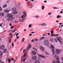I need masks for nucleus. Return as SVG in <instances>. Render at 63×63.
<instances>
[{
    "label": "nucleus",
    "mask_w": 63,
    "mask_h": 63,
    "mask_svg": "<svg viewBox=\"0 0 63 63\" xmlns=\"http://www.w3.org/2000/svg\"><path fill=\"white\" fill-rule=\"evenodd\" d=\"M23 15H22L21 16L23 20H25V19H26V18L25 16H26V12L25 11L23 12Z\"/></svg>",
    "instance_id": "1"
},
{
    "label": "nucleus",
    "mask_w": 63,
    "mask_h": 63,
    "mask_svg": "<svg viewBox=\"0 0 63 63\" xmlns=\"http://www.w3.org/2000/svg\"><path fill=\"white\" fill-rule=\"evenodd\" d=\"M51 49H52V53H53V55H54L55 52H54V49H55V47H54V46L53 45H51Z\"/></svg>",
    "instance_id": "2"
},
{
    "label": "nucleus",
    "mask_w": 63,
    "mask_h": 63,
    "mask_svg": "<svg viewBox=\"0 0 63 63\" xmlns=\"http://www.w3.org/2000/svg\"><path fill=\"white\" fill-rule=\"evenodd\" d=\"M55 58H56V59L57 60L56 63H60L59 61V58H58V57L57 56V57H56V56L55 55ZM52 63H56L55 62H53Z\"/></svg>",
    "instance_id": "3"
},
{
    "label": "nucleus",
    "mask_w": 63,
    "mask_h": 63,
    "mask_svg": "<svg viewBox=\"0 0 63 63\" xmlns=\"http://www.w3.org/2000/svg\"><path fill=\"white\" fill-rule=\"evenodd\" d=\"M44 44L45 46H48L49 44V42L48 40H45L44 41Z\"/></svg>",
    "instance_id": "4"
},
{
    "label": "nucleus",
    "mask_w": 63,
    "mask_h": 63,
    "mask_svg": "<svg viewBox=\"0 0 63 63\" xmlns=\"http://www.w3.org/2000/svg\"><path fill=\"white\" fill-rule=\"evenodd\" d=\"M56 53L58 54H59V53L61 52V50L58 49H56Z\"/></svg>",
    "instance_id": "5"
},
{
    "label": "nucleus",
    "mask_w": 63,
    "mask_h": 63,
    "mask_svg": "<svg viewBox=\"0 0 63 63\" xmlns=\"http://www.w3.org/2000/svg\"><path fill=\"white\" fill-rule=\"evenodd\" d=\"M5 48V45H3L0 46V50H3Z\"/></svg>",
    "instance_id": "6"
},
{
    "label": "nucleus",
    "mask_w": 63,
    "mask_h": 63,
    "mask_svg": "<svg viewBox=\"0 0 63 63\" xmlns=\"http://www.w3.org/2000/svg\"><path fill=\"white\" fill-rule=\"evenodd\" d=\"M31 44H30L28 45V47L27 48H26V49H27V50L26 51H27L28 50H29V49L30 48H31Z\"/></svg>",
    "instance_id": "7"
},
{
    "label": "nucleus",
    "mask_w": 63,
    "mask_h": 63,
    "mask_svg": "<svg viewBox=\"0 0 63 63\" xmlns=\"http://www.w3.org/2000/svg\"><path fill=\"white\" fill-rule=\"evenodd\" d=\"M40 49L42 51H44L45 50V49L44 47H40Z\"/></svg>",
    "instance_id": "8"
},
{
    "label": "nucleus",
    "mask_w": 63,
    "mask_h": 63,
    "mask_svg": "<svg viewBox=\"0 0 63 63\" xmlns=\"http://www.w3.org/2000/svg\"><path fill=\"white\" fill-rule=\"evenodd\" d=\"M7 17H13V16L12 15H10V14H7Z\"/></svg>",
    "instance_id": "9"
},
{
    "label": "nucleus",
    "mask_w": 63,
    "mask_h": 63,
    "mask_svg": "<svg viewBox=\"0 0 63 63\" xmlns=\"http://www.w3.org/2000/svg\"><path fill=\"white\" fill-rule=\"evenodd\" d=\"M32 60H35L37 59V57L36 56H33L32 57Z\"/></svg>",
    "instance_id": "10"
},
{
    "label": "nucleus",
    "mask_w": 63,
    "mask_h": 63,
    "mask_svg": "<svg viewBox=\"0 0 63 63\" xmlns=\"http://www.w3.org/2000/svg\"><path fill=\"white\" fill-rule=\"evenodd\" d=\"M32 53L33 55H36V52L35 51H32Z\"/></svg>",
    "instance_id": "11"
},
{
    "label": "nucleus",
    "mask_w": 63,
    "mask_h": 63,
    "mask_svg": "<svg viewBox=\"0 0 63 63\" xmlns=\"http://www.w3.org/2000/svg\"><path fill=\"white\" fill-rule=\"evenodd\" d=\"M13 17H10L9 18H8L7 19V20L8 21H10V20H11L12 19H13Z\"/></svg>",
    "instance_id": "12"
},
{
    "label": "nucleus",
    "mask_w": 63,
    "mask_h": 63,
    "mask_svg": "<svg viewBox=\"0 0 63 63\" xmlns=\"http://www.w3.org/2000/svg\"><path fill=\"white\" fill-rule=\"evenodd\" d=\"M35 63H40V62L39 60H36L35 61Z\"/></svg>",
    "instance_id": "13"
},
{
    "label": "nucleus",
    "mask_w": 63,
    "mask_h": 63,
    "mask_svg": "<svg viewBox=\"0 0 63 63\" xmlns=\"http://www.w3.org/2000/svg\"><path fill=\"white\" fill-rule=\"evenodd\" d=\"M39 57H42V58H45V57L44 56H43L41 55H39Z\"/></svg>",
    "instance_id": "14"
},
{
    "label": "nucleus",
    "mask_w": 63,
    "mask_h": 63,
    "mask_svg": "<svg viewBox=\"0 0 63 63\" xmlns=\"http://www.w3.org/2000/svg\"><path fill=\"white\" fill-rule=\"evenodd\" d=\"M7 50L6 49H4L3 50V52L4 53H6L7 52Z\"/></svg>",
    "instance_id": "15"
},
{
    "label": "nucleus",
    "mask_w": 63,
    "mask_h": 63,
    "mask_svg": "<svg viewBox=\"0 0 63 63\" xmlns=\"http://www.w3.org/2000/svg\"><path fill=\"white\" fill-rule=\"evenodd\" d=\"M0 16H4V14H3L2 13H0Z\"/></svg>",
    "instance_id": "16"
},
{
    "label": "nucleus",
    "mask_w": 63,
    "mask_h": 63,
    "mask_svg": "<svg viewBox=\"0 0 63 63\" xmlns=\"http://www.w3.org/2000/svg\"><path fill=\"white\" fill-rule=\"evenodd\" d=\"M7 4H4L3 6V8H5L7 7Z\"/></svg>",
    "instance_id": "17"
},
{
    "label": "nucleus",
    "mask_w": 63,
    "mask_h": 63,
    "mask_svg": "<svg viewBox=\"0 0 63 63\" xmlns=\"http://www.w3.org/2000/svg\"><path fill=\"white\" fill-rule=\"evenodd\" d=\"M16 8H12V11H16Z\"/></svg>",
    "instance_id": "18"
},
{
    "label": "nucleus",
    "mask_w": 63,
    "mask_h": 63,
    "mask_svg": "<svg viewBox=\"0 0 63 63\" xmlns=\"http://www.w3.org/2000/svg\"><path fill=\"white\" fill-rule=\"evenodd\" d=\"M46 25H47L45 23H43L41 24V25H42V26H46Z\"/></svg>",
    "instance_id": "19"
},
{
    "label": "nucleus",
    "mask_w": 63,
    "mask_h": 63,
    "mask_svg": "<svg viewBox=\"0 0 63 63\" xmlns=\"http://www.w3.org/2000/svg\"><path fill=\"white\" fill-rule=\"evenodd\" d=\"M8 63H10V62H11V60L10 58H9L8 59Z\"/></svg>",
    "instance_id": "20"
},
{
    "label": "nucleus",
    "mask_w": 63,
    "mask_h": 63,
    "mask_svg": "<svg viewBox=\"0 0 63 63\" xmlns=\"http://www.w3.org/2000/svg\"><path fill=\"white\" fill-rule=\"evenodd\" d=\"M60 17H61V16L58 15L57 16V18H60Z\"/></svg>",
    "instance_id": "21"
},
{
    "label": "nucleus",
    "mask_w": 63,
    "mask_h": 63,
    "mask_svg": "<svg viewBox=\"0 0 63 63\" xmlns=\"http://www.w3.org/2000/svg\"><path fill=\"white\" fill-rule=\"evenodd\" d=\"M3 55V53L2 51H0V56H2Z\"/></svg>",
    "instance_id": "22"
},
{
    "label": "nucleus",
    "mask_w": 63,
    "mask_h": 63,
    "mask_svg": "<svg viewBox=\"0 0 63 63\" xmlns=\"http://www.w3.org/2000/svg\"><path fill=\"white\" fill-rule=\"evenodd\" d=\"M50 41L51 42H53V39L52 38L50 39Z\"/></svg>",
    "instance_id": "23"
},
{
    "label": "nucleus",
    "mask_w": 63,
    "mask_h": 63,
    "mask_svg": "<svg viewBox=\"0 0 63 63\" xmlns=\"http://www.w3.org/2000/svg\"><path fill=\"white\" fill-rule=\"evenodd\" d=\"M17 12L16 11H15L13 13V14H17Z\"/></svg>",
    "instance_id": "24"
},
{
    "label": "nucleus",
    "mask_w": 63,
    "mask_h": 63,
    "mask_svg": "<svg viewBox=\"0 0 63 63\" xmlns=\"http://www.w3.org/2000/svg\"><path fill=\"white\" fill-rule=\"evenodd\" d=\"M18 22H19V21H15L14 22V23H18Z\"/></svg>",
    "instance_id": "25"
},
{
    "label": "nucleus",
    "mask_w": 63,
    "mask_h": 63,
    "mask_svg": "<svg viewBox=\"0 0 63 63\" xmlns=\"http://www.w3.org/2000/svg\"><path fill=\"white\" fill-rule=\"evenodd\" d=\"M44 9H45V6H42V10H44Z\"/></svg>",
    "instance_id": "26"
},
{
    "label": "nucleus",
    "mask_w": 63,
    "mask_h": 63,
    "mask_svg": "<svg viewBox=\"0 0 63 63\" xmlns=\"http://www.w3.org/2000/svg\"><path fill=\"white\" fill-rule=\"evenodd\" d=\"M55 42H58V40L57 39H55Z\"/></svg>",
    "instance_id": "27"
},
{
    "label": "nucleus",
    "mask_w": 63,
    "mask_h": 63,
    "mask_svg": "<svg viewBox=\"0 0 63 63\" xmlns=\"http://www.w3.org/2000/svg\"><path fill=\"white\" fill-rule=\"evenodd\" d=\"M24 41V38H23L22 40L21 41V42H23Z\"/></svg>",
    "instance_id": "28"
},
{
    "label": "nucleus",
    "mask_w": 63,
    "mask_h": 63,
    "mask_svg": "<svg viewBox=\"0 0 63 63\" xmlns=\"http://www.w3.org/2000/svg\"><path fill=\"white\" fill-rule=\"evenodd\" d=\"M12 31V30H8V33H9V32H11V31Z\"/></svg>",
    "instance_id": "29"
},
{
    "label": "nucleus",
    "mask_w": 63,
    "mask_h": 63,
    "mask_svg": "<svg viewBox=\"0 0 63 63\" xmlns=\"http://www.w3.org/2000/svg\"><path fill=\"white\" fill-rule=\"evenodd\" d=\"M33 49H34V50H36V51H37V49H36V48L35 47H33Z\"/></svg>",
    "instance_id": "30"
},
{
    "label": "nucleus",
    "mask_w": 63,
    "mask_h": 63,
    "mask_svg": "<svg viewBox=\"0 0 63 63\" xmlns=\"http://www.w3.org/2000/svg\"><path fill=\"white\" fill-rule=\"evenodd\" d=\"M57 39L59 41L60 43V38H59L58 37L57 38Z\"/></svg>",
    "instance_id": "31"
},
{
    "label": "nucleus",
    "mask_w": 63,
    "mask_h": 63,
    "mask_svg": "<svg viewBox=\"0 0 63 63\" xmlns=\"http://www.w3.org/2000/svg\"><path fill=\"white\" fill-rule=\"evenodd\" d=\"M5 12H6V13H8L9 12V11L8 10H5Z\"/></svg>",
    "instance_id": "32"
},
{
    "label": "nucleus",
    "mask_w": 63,
    "mask_h": 63,
    "mask_svg": "<svg viewBox=\"0 0 63 63\" xmlns=\"http://www.w3.org/2000/svg\"><path fill=\"white\" fill-rule=\"evenodd\" d=\"M12 46L13 47H14V44L13 42H12Z\"/></svg>",
    "instance_id": "33"
},
{
    "label": "nucleus",
    "mask_w": 63,
    "mask_h": 63,
    "mask_svg": "<svg viewBox=\"0 0 63 63\" xmlns=\"http://www.w3.org/2000/svg\"><path fill=\"white\" fill-rule=\"evenodd\" d=\"M54 32V31H51V34H52Z\"/></svg>",
    "instance_id": "34"
},
{
    "label": "nucleus",
    "mask_w": 63,
    "mask_h": 63,
    "mask_svg": "<svg viewBox=\"0 0 63 63\" xmlns=\"http://www.w3.org/2000/svg\"><path fill=\"white\" fill-rule=\"evenodd\" d=\"M26 51V50L25 49H24L23 50V53H25V51Z\"/></svg>",
    "instance_id": "35"
},
{
    "label": "nucleus",
    "mask_w": 63,
    "mask_h": 63,
    "mask_svg": "<svg viewBox=\"0 0 63 63\" xmlns=\"http://www.w3.org/2000/svg\"><path fill=\"white\" fill-rule=\"evenodd\" d=\"M9 43H11V38H9Z\"/></svg>",
    "instance_id": "36"
},
{
    "label": "nucleus",
    "mask_w": 63,
    "mask_h": 63,
    "mask_svg": "<svg viewBox=\"0 0 63 63\" xmlns=\"http://www.w3.org/2000/svg\"><path fill=\"white\" fill-rule=\"evenodd\" d=\"M23 61V56H22V59H21V61L22 62Z\"/></svg>",
    "instance_id": "37"
},
{
    "label": "nucleus",
    "mask_w": 63,
    "mask_h": 63,
    "mask_svg": "<svg viewBox=\"0 0 63 63\" xmlns=\"http://www.w3.org/2000/svg\"><path fill=\"white\" fill-rule=\"evenodd\" d=\"M35 41L37 42V41H38V39H35Z\"/></svg>",
    "instance_id": "38"
},
{
    "label": "nucleus",
    "mask_w": 63,
    "mask_h": 63,
    "mask_svg": "<svg viewBox=\"0 0 63 63\" xmlns=\"http://www.w3.org/2000/svg\"><path fill=\"white\" fill-rule=\"evenodd\" d=\"M19 21H20V22H21L22 21V19H20L19 20Z\"/></svg>",
    "instance_id": "39"
},
{
    "label": "nucleus",
    "mask_w": 63,
    "mask_h": 63,
    "mask_svg": "<svg viewBox=\"0 0 63 63\" xmlns=\"http://www.w3.org/2000/svg\"><path fill=\"white\" fill-rule=\"evenodd\" d=\"M62 27L61 26H60L59 27V28H61Z\"/></svg>",
    "instance_id": "40"
},
{
    "label": "nucleus",
    "mask_w": 63,
    "mask_h": 63,
    "mask_svg": "<svg viewBox=\"0 0 63 63\" xmlns=\"http://www.w3.org/2000/svg\"><path fill=\"white\" fill-rule=\"evenodd\" d=\"M51 36H55V34H52L51 35Z\"/></svg>",
    "instance_id": "41"
},
{
    "label": "nucleus",
    "mask_w": 63,
    "mask_h": 63,
    "mask_svg": "<svg viewBox=\"0 0 63 63\" xmlns=\"http://www.w3.org/2000/svg\"><path fill=\"white\" fill-rule=\"evenodd\" d=\"M16 31V30H13V31L12 32V33H14V32H15Z\"/></svg>",
    "instance_id": "42"
},
{
    "label": "nucleus",
    "mask_w": 63,
    "mask_h": 63,
    "mask_svg": "<svg viewBox=\"0 0 63 63\" xmlns=\"http://www.w3.org/2000/svg\"><path fill=\"white\" fill-rule=\"evenodd\" d=\"M44 37H41L40 39V40H42V39H44Z\"/></svg>",
    "instance_id": "43"
},
{
    "label": "nucleus",
    "mask_w": 63,
    "mask_h": 63,
    "mask_svg": "<svg viewBox=\"0 0 63 63\" xmlns=\"http://www.w3.org/2000/svg\"><path fill=\"white\" fill-rule=\"evenodd\" d=\"M2 11V9L1 7H0V11Z\"/></svg>",
    "instance_id": "44"
},
{
    "label": "nucleus",
    "mask_w": 63,
    "mask_h": 63,
    "mask_svg": "<svg viewBox=\"0 0 63 63\" xmlns=\"http://www.w3.org/2000/svg\"><path fill=\"white\" fill-rule=\"evenodd\" d=\"M31 26H32L31 25H29V28H31Z\"/></svg>",
    "instance_id": "45"
},
{
    "label": "nucleus",
    "mask_w": 63,
    "mask_h": 63,
    "mask_svg": "<svg viewBox=\"0 0 63 63\" xmlns=\"http://www.w3.org/2000/svg\"><path fill=\"white\" fill-rule=\"evenodd\" d=\"M36 18H38L39 17V16H36Z\"/></svg>",
    "instance_id": "46"
},
{
    "label": "nucleus",
    "mask_w": 63,
    "mask_h": 63,
    "mask_svg": "<svg viewBox=\"0 0 63 63\" xmlns=\"http://www.w3.org/2000/svg\"><path fill=\"white\" fill-rule=\"evenodd\" d=\"M31 42H34V39L32 40L31 41Z\"/></svg>",
    "instance_id": "47"
},
{
    "label": "nucleus",
    "mask_w": 63,
    "mask_h": 63,
    "mask_svg": "<svg viewBox=\"0 0 63 63\" xmlns=\"http://www.w3.org/2000/svg\"><path fill=\"white\" fill-rule=\"evenodd\" d=\"M54 8V9H58V8H57V7H53Z\"/></svg>",
    "instance_id": "48"
},
{
    "label": "nucleus",
    "mask_w": 63,
    "mask_h": 63,
    "mask_svg": "<svg viewBox=\"0 0 63 63\" xmlns=\"http://www.w3.org/2000/svg\"><path fill=\"white\" fill-rule=\"evenodd\" d=\"M18 35V33H17L16 34V36H17Z\"/></svg>",
    "instance_id": "49"
},
{
    "label": "nucleus",
    "mask_w": 63,
    "mask_h": 63,
    "mask_svg": "<svg viewBox=\"0 0 63 63\" xmlns=\"http://www.w3.org/2000/svg\"><path fill=\"white\" fill-rule=\"evenodd\" d=\"M10 2V1H8L6 2L7 3H9Z\"/></svg>",
    "instance_id": "50"
},
{
    "label": "nucleus",
    "mask_w": 63,
    "mask_h": 63,
    "mask_svg": "<svg viewBox=\"0 0 63 63\" xmlns=\"http://www.w3.org/2000/svg\"><path fill=\"white\" fill-rule=\"evenodd\" d=\"M25 58H24V60H23V62H24V61H25Z\"/></svg>",
    "instance_id": "51"
},
{
    "label": "nucleus",
    "mask_w": 63,
    "mask_h": 63,
    "mask_svg": "<svg viewBox=\"0 0 63 63\" xmlns=\"http://www.w3.org/2000/svg\"><path fill=\"white\" fill-rule=\"evenodd\" d=\"M32 34H31L29 35V36H32Z\"/></svg>",
    "instance_id": "52"
},
{
    "label": "nucleus",
    "mask_w": 63,
    "mask_h": 63,
    "mask_svg": "<svg viewBox=\"0 0 63 63\" xmlns=\"http://www.w3.org/2000/svg\"><path fill=\"white\" fill-rule=\"evenodd\" d=\"M11 35H12V33H10V34H9V36H11Z\"/></svg>",
    "instance_id": "53"
},
{
    "label": "nucleus",
    "mask_w": 63,
    "mask_h": 63,
    "mask_svg": "<svg viewBox=\"0 0 63 63\" xmlns=\"http://www.w3.org/2000/svg\"><path fill=\"white\" fill-rule=\"evenodd\" d=\"M44 2L45 3H47V1L46 0H45L44 1Z\"/></svg>",
    "instance_id": "54"
},
{
    "label": "nucleus",
    "mask_w": 63,
    "mask_h": 63,
    "mask_svg": "<svg viewBox=\"0 0 63 63\" xmlns=\"http://www.w3.org/2000/svg\"><path fill=\"white\" fill-rule=\"evenodd\" d=\"M14 28V26H12L11 27V28Z\"/></svg>",
    "instance_id": "55"
},
{
    "label": "nucleus",
    "mask_w": 63,
    "mask_h": 63,
    "mask_svg": "<svg viewBox=\"0 0 63 63\" xmlns=\"http://www.w3.org/2000/svg\"><path fill=\"white\" fill-rule=\"evenodd\" d=\"M10 26H12V23H10Z\"/></svg>",
    "instance_id": "56"
},
{
    "label": "nucleus",
    "mask_w": 63,
    "mask_h": 63,
    "mask_svg": "<svg viewBox=\"0 0 63 63\" xmlns=\"http://www.w3.org/2000/svg\"><path fill=\"white\" fill-rule=\"evenodd\" d=\"M48 15H51V13H49Z\"/></svg>",
    "instance_id": "57"
},
{
    "label": "nucleus",
    "mask_w": 63,
    "mask_h": 63,
    "mask_svg": "<svg viewBox=\"0 0 63 63\" xmlns=\"http://www.w3.org/2000/svg\"><path fill=\"white\" fill-rule=\"evenodd\" d=\"M11 60H12V61H14V59L13 58H12L11 59Z\"/></svg>",
    "instance_id": "58"
},
{
    "label": "nucleus",
    "mask_w": 63,
    "mask_h": 63,
    "mask_svg": "<svg viewBox=\"0 0 63 63\" xmlns=\"http://www.w3.org/2000/svg\"><path fill=\"white\" fill-rule=\"evenodd\" d=\"M16 60H17V57L16 56Z\"/></svg>",
    "instance_id": "59"
},
{
    "label": "nucleus",
    "mask_w": 63,
    "mask_h": 63,
    "mask_svg": "<svg viewBox=\"0 0 63 63\" xmlns=\"http://www.w3.org/2000/svg\"><path fill=\"white\" fill-rule=\"evenodd\" d=\"M59 35V34H57L55 35V36H58Z\"/></svg>",
    "instance_id": "60"
},
{
    "label": "nucleus",
    "mask_w": 63,
    "mask_h": 63,
    "mask_svg": "<svg viewBox=\"0 0 63 63\" xmlns=\"http://www.w3.org/2000/svg\"><path fill=\"white\" fill-rule=\"evenodd\" d=\"M16 38H17V39H18V38H19V37L18 36L16 37Z\"/></svg>",
    "instance_id": "61"
},
{
    "label": "nucleus",
    "mask_w": 63,
    "mask_h": 63,
    "mask_svg": "<svg viewBox=\"0 0 63 63\" xmlns=\"http://www.w3.org/2000/svg\"><path fill=\"white\" fill-rule=\"evenodd\" d=\"M60 13L61 14H62L63 13V12H62V11H61Z\"/></svg>",
    "instance_id": "62"
},
{
    "label": "nucleus",
    "mask_w": 63,
    "mask_h": 63,
    "mask_svg": "<svg viewBox=\"0 0 63 63\" xmlns=\"http://www.w3.org/2000/svg\"><path fill=\"white\" fill-rule=\"evenodd\" d=\"M0 63H3L1 61H0Z\"/></svg>",
    "instance_id": "63"
},
{
    "label": "nucleus",
    "mask_w": 63,
    "mask_h": 63,
    "mask_svg": "<svg viewBox=\"0 0 63 63\" xmlns=\"http://www.w3.org/2000/svg\"><path fill=\"white\" fill-rule=\"evenodd\" d=\"M31 33H32V34H33V33H34V32H31Z\"/></svg>",
    "instance_id": "64"
}]
</instances>
